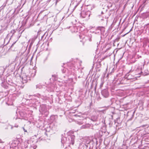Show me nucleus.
Segmentation results:
<instances>
[{
	"instance_id": "nucleus-11",
	"label": "nucleus",
	"mask_w": 149,
	"mask_h": 149,
	"mask_svg": "<svg viewBox=\"0 0 149 149\" xmlns=\"http://www.w3.org/2000/svg\"><path fill=\"white\" fill-rule=\"evenodd\" d=\"M88 127V126L87 125H82L81 127V129H86V128Z\"/></svg>"
},
{
	"instance_id": "nucleus-22",
	"label": "nucleus",
	"mask_w": 149,
	"mask_h": 149,
	"mask_svg": "<svg viewBox=\"0 0 149 149\" xmlns=\"http://www.w3.org/2000/svg\"><path fill=\"white\" fill-rule=\"evenodd\" d=\"M110 55H111L110 54L108 56H110Z\"/></svg>"
},
{
	"instance_id": "nucleus-25",
	"label": "nucleus",
	"mask_w": 149,
	"mask_h": 149,
	"mask_svg": "<svg viewBox=\"0 0 149 149\" xmlns=\"http://www.w3.org/2000/svg\"><path fill=\"white\" fill-rule=\"evenodd\" d=\"M56 3H57V1H56Z\"/></svg>"
},
{
	"instance_id": "nucleus-10",
	"label": "nucleus",
	"mask_w": 149,
	"mask_h": 149,
	"mask_svg": "<svg viewBox=\"0 0 149 149\" xmlns=\"http://www.w3.org/2000/svg\"><path fill=\"white\" fill-rule=\"evenodd\" d=\"M70 138H71V143L72 144H73L74 143V136H70Z\"/></svg>"
},
{
	"instance_id": "nucleus-1",
	"label": "nucleus",
	"mask_w": 149,
	"mask_h": 149,
	"mask_svg": "<svg viewBox=\"0 0 149 149\" xmlns=\"http://www.w3.org/2000/svg\"><path fill=\"white\" fill-rule=\"evenodd\" d=\"M91 14V12L89 11H82L80 13L81 16L83 18H86L87 19L89 18V17Z\"/></svg>"
},
{
	"instance_id": "nucleus-26",
	"label": "nucleus",
	"mask_w": 149,
	"mask_h": 149,
	"mask_svg": "<svg viewBox=\"0 0 149 149\" xmlns=\"http://www.w3.org/2000/svg\"><path fill=\"white\" fill-rule=\"evenodd\" d=\"M38 95H39V96H40V94H38Z\"/></svg>"
},
{
	"instance_id": "nucleus-18",
	"label": "nucleus",
	"mask_w": 149,
	"mask_h": 149,
	"mask_svg": "<svg viewBox=\"0 0 149 149\" xmlns=\"http://www.w3.org/2000/svg\"><path fill=\"white\" fill-rule=\"evenodd\" d=\"M91 38H90L89 39V40L90 41H91V40H91Z\"/></svg>"
},
{
	"instance_id": "nucleus-2",
	"label": "nucleus",
	"mask_w": 149,
	"mask_h": 149,
	"mask_svg": "<svg viewBox=\"0 0 149 149\" xmlns=\"http://www.w3.org/2000/svg\"><path fill=\"white\" fill-rule=\"evenodd\" d=\"M22 82L23 83H26L27 80L29 79V78L24 74H23L21 76Z\"/></svg>"
},
{
	"instance_id": "nucleus-24",
	"label": "nucleus",
	"mask_w": 149,
	"mask_h": 149,
	"mask_svg": "<svg viewBox=\"0 0 149 149\" xmlns=\"http://www.w3.org/2000/svg\"><path fill=\"white\" fill-rule=\"evenodd\" d=\"M15 145V144H14L13 145V146H14Z\"/></svg>"
},
{
	"instance_id": "nucleus-15",
	"label": "nucleus",
	"mask_w": 149,
	"mask_h": 149,
	"mask_svg": "<svg viewBox=\"0 0 149 149\" xmlns=\"http://www.w3.org/2000/svg\"><path fill=\"white\" fill-rule=\"evenodd\" d=\"M100 31H104V27H100Z\"/></svg>"
},
{
	"instance_id": "nucleus-9",
	"label": "nucleus",
	"mask_w": 149,
	"mask_h": 149,
	"mask_svg": "<svg viewBox=\"0 0 149 149\" xmlns=\"http://www.w3.org/2000/svg\"><path fill=\"white\" fill-rule=\"evenodd\" d=\"M15 141H16V143L19 144L21 141V139L19 138H16L15 139Z\"/></svg>"
},
{
	"instance_id": "nucleus-17",
	"label": "nucleus",
	"mask_w": 149,
	"mask_h": 149,
	"mask_svg": "<svg viewBox=\"0 0 149 149\" xmlns=\"http://www.w3.org/2000/svg\"><path fill=\"white\" fill-rule=\"evenodd\" d=\"M23 130H24V132H27V131L24 128V127H23Z\"/></svg>"
},
{
	"instance_id": "nucleus-14",
	"label": "nucleus",
	"mask_w": 149,
	"mask_h": 149,
	"mask_svg": "<svg viewBox=\"0 0 149 149\" xmlns=\"http://www.w3.org/2000/svg\"><path fill=\"white\" fill-rule=\"evenodd\" d=\"M1 86H2L3 87V88H6V86L5 85L4 83L3 82H2L1 84Z\"/></svg>"
},
{
	"instance_id": "nucleus-8",
	"label": "nucleus",
	"mask_w": 149,
	"mask_h": 149,
	"mask_svg": "<svg viewBox=\"0 0 149 149\" xmlns=\"http://www.w3.org/2000/svg\"><path fill=\"white\" fill-rule=\"evenodd\" d=\"M42 87V85H41L40 84H38L36 86V88L37 89H41Z\"/></svg>"
},
{
	"instance_id": "nucleus-5",
	"label": "nucleus",
	"mask_w": 149,
	"mask_h": 149,
	"mask_svg": "<svg viewBox=\"0 0 149 149\" xmlns=\"http://www.w3.org/2000/svg\"><path fill=\"white\" fill-rule=\"evenodd\" d=\"M141 72L139 73V74H141V75L143 76H146L148 74V73L146 72L147 70H145V72L143 73L141 71V70H140Z\"/></svg>"
},
{
	"instance_id": "nucleus-23",
	"label": "nucleus",
	"mask_w": 149,
	"mask_h": 149,
	"mask_svg": "<svg viewBox=\"0 0 149 149\" xmlns=\"http://www.w3.org/2000/svg\"><path fill=\"white\" fill-rule=\"evenodd\" d=\"M140 76H137L136 77H139Z\"/></svg>"
},
{
	"instance_id": "nucleus-16",
	"label": "nucleus",
	"mask_w": 149,
	"mask_h": 149,
	"mask_svg": "<svg viewBox=\"0 0 149 149\" xmlns=\"http://www.w3.org/2000/svg\"><path fill=\"white\" fill-rule=\"evenodd\" d=\"M104 84L103 82H102L100 85V87L101 88L102 86Z\"/></svg>"
},
{
	"instance_id": "nucleus-4",
	"label": "nucleus",
	"mask_w": 149,
	"mask_h": 149,
	"mask_svg": "<svg viewBox=\"0 0 149 149\" xmlns=\"http://www.w3.org/2000/svg\"><path fill=\"white\" fill-rule=\"evenodd\" d=\"M18 144V143H16V141L15 140L12 142L11 145L10 146L9 145L8 146H10V149H14L13 148L16 147Z\"/></svg>"
},
{
	"instance_id": "nucleus-3",
	"label": "nucleus",
	"mask_w": 149,
	"mask_h": 149,
	"mask_svg": "<svg viewBox=\"0 0 149 149\" xmlns=\"http://www.w3.org/2000/svg\"><path fill=\"white\" fill-rule=\"evenodd\" d=\"M101 94L105 97H108L109 95V93L108 90L107 89H104L102 90L101 92Z\"/></svg>"
},
{
	"instance_id": "nucleus-20",
	"label": "nucleus",
	"mask_w": 149,
	"mask_h": 149,
	"mask_svg": "<svg viewBox=\"0 0 149 149\" xmlns=\"http://www.w3.org/2000/svg\"><path fill=\"white\" fill-rule=\"evenodd\" d=\"M15 127H18V125H16L15 126Z\"/></svg>"
},
{
	"instance_id": "nucleus-21",
	"label": "nucleus",
	"mask_w": 149,
	"mask_h": 149,
	"mask_svg": "<svg viewBox=\"0 0 149 149\" xmlns=\"http://www.w3.org/2000/svg\"><path fill=\"white\" fill-rule=\"evenodd\" d=\"M24 68V67H23L22 68V69H21L22 71V70H23V68Z\"/></svg>"
},
{
	"instance_id": "nucleus-7",
	"label": "nucleus",
	"mask_w": 149,
	"mask_h": 149,
	"mask_svg": "<svg viewBox=\"0 0 149 149\" xmlns=\"http://www.w3.org/2000/svg\"><path fill=\"white\" fill-rule=\"evenodd\" d=\"M67 141V139L65 137H63L61 139V142L62 143H65Z\"/></svg>"
},
{
	"instance_id": "nucleus-12",
	"label": "nucleus",
	"mask_w": 149,
	"mask_h": 149,
	"mask_svg": "<svg viewBox=\"0 0 149 149\" xmlns=\"http://www.w3.org/2000/svg\"><path fill=\"white\" fill-rule=\"evenodd\" d=\"M146 29L147 28H148L149 32V24H145L144 26V28H146Z\"/></svg>"
},
{
	"instance_id": "nucleus-19",
	"label": "nucleus",
	"mask_w": 149,
	"mask_h": 149,
	"mask_svg": "<svg viewBox=\"0 0 149 149\" xmlns=\"http://www.w3.org/2000/svg\"><path fill=\"white\" fill-rule=\"evenodd\" d=\"M15 43H14L12 44V45L11 46V47L13 46V45L15 44Z\"/></svg>"
},
{
	"instance_id": "nucleus-6",
	"label": "nucleus",
	"mask_w": 149,
	"mask_h": 149,
	"mask_svg": "<svg viewBox=\"0 0 149 149\" xmlns=\"http://www.w3.org/2000/svg\"><path fill=\"white\" fill-rule=\"evenodd\" d=\"M49 113V112L47 110L43 111L42 113V114L45 115L46 117L48 115Z\"/></svg>"
},
{
	"instance_id": "nucleus-13",
	"label": "nucleus",
	"mask_w": 149,
	"mask_h": 149,
	"mask_svg": "<svg viewBox=\"0 0 149 149\" xmlns=\"http://www.w3.org/2000/svg\"><path fill=\"white\" fill-rule=\"evenodd\" d=\"M16 32L15 30L14 29L12 30L11 31V33H12V36L13 35L14 33Z\"/></svg>"
}]
</instances>
